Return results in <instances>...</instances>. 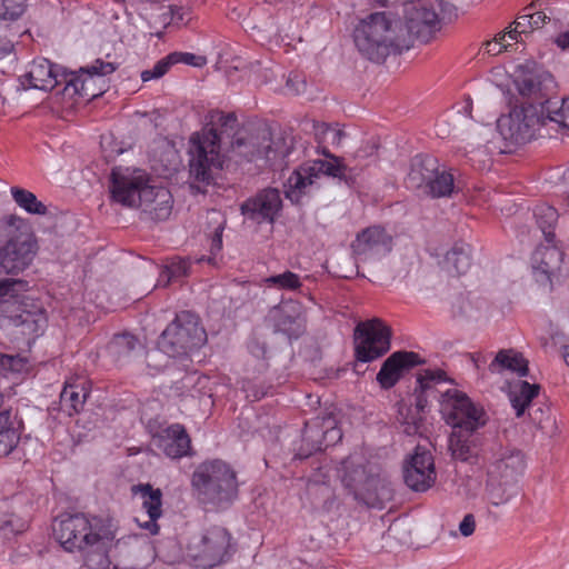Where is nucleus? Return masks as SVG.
Segmentation results:
<instances>
[{
	"label": "nucleus",
	"instance_id": "69168bd1",
	"mask_svg": "<svg viewBox=\"0 0 569 569\" xmlns=\"http://www.w3.org/2000/svg\"><path fill=\"white\" fill-rule=\"evenodd\" d=\"M541 0H533L530 4V8H536L537 6H541Z\"/></svg>",
	"mask_w": 569,
	"mask_h": 569
},
{
	"label": "nucleus",
	"instance_id": "f8f14e48",
	"mask_svg": "<svg viewBox=\"0 0 569 569\" xmlns=\"http://www.w3.org/2000/svg\"><path fill=\"white\" fill-rule=\"evenodd\" d=\"M231 540L232 537L226 528L212 526L191 538L187 555L196 567L211 569L230 558Z\"/></svg>",
	"mask_w": 569,
	"mask_h": 569
},
{
	"label": "nucleus",
	"instance_id": "864d4df0",
	"mask_svg": "<svg viewBox=\"0 0 569 569\" xmlns=\"http://www.w3.org/2000/svg\"><path fill=\"white\" fill-rule=\"evenodd\" d=\"M528 416L531 421L538 426H541L543 421L548 418V409L542 405L535 403L528 410Z\"/></svg>",
	"mask_w": 569,
	"mask_h": 569
},
{
	"label": "nucleus",
	"instance_id": "603ef678",
	"mask_svg": "<svg viewBox=\"0 0 569 569\" xmlns=\"http://www.w3.org/2000/svg\"><path fill=\"white\" fill-rule=\"evenodd\" d=\"M286 88L288 92L299 94L306 89V80L298 73H290L286 82Z\"/></svg>",
	"mask_w": 569,
	"mask_h": 569
},
{
	"label": "nucleus",
	"instance_id": "a211bd4d",
	"mask_svg": "<svg viewBox=\"0 0 569 569\" xmlns=\"http://www.w3.org/2000/svg\"><path fill=\"white\" fill-rule=\"evenodd\" d=\"M436 478L432 453L417 446L415 453L403 467L406 485L413 491L423 492L433 486Z\"/></svg>",
	"mask_w": 569,
	"mask_h": 569
},
{
	"label": "nucleus",
	"instance_id": "1a4fd4ad",
	"mask_svg": "<svg viewBox=\"0 0 569 569\" xmlns=\"http://www.w3.org/2000/svg\"><path fill=\"white\" fill-rule=\"evenodd\" d=\"M3 231L8 241L0 249V269L6 273H19L33 260L36 242L26 221L10 216L3 221Z\"/></svg>",
	"mask_w": 569,
	"mask_h": 569
},
{
	"label": "nucleus",
	"instance_id": "2f4dec72",
	"mask_svg": "<svg viewBox=\"0 0 569 569\" xmlns=\"http://www.w3.org/2000/svg\"><path fill=\"white\" fill-rule=\"evenodd\" d=\"M20 440V432L16 427L14 417L10 410L0 412V457L12 452Z\"/></svg>",
	"mask_w": 569,
	"mask_h": 569
},
{
	"label": "nucleus",
	"instance_id": "2eb2a0df",
	"mask_svg": "<svg viewBox=\"0 0 569 569\" xmlns=\"http://www.w3.org/2000/svg\"><path fill=\"white\" fill-rule=\"evenodd\" d=\"M441 413L452 430H480L489 419L482 406L475 403L466 393L456 389L443 395Z\"/></svg>",
	"mask_w": 569,
	"mask_h": 569
},
{
	"label": "nucleus",
	"instance_id": "e2e57ef3",
	"mask_svg": "<svg viewBox=\"0 0 569 569\" xmlns=\"http://www.w3.org/2000/svg\"><path fill=\"white\" fill-rule=\"evenodd\" d=\"M562 357H563L565 362L569 366V345L568 346H563V348H562Z\"/></svg>",
	"mask_w": 569,
	"mask_h": 569
},
{
	"label": "nucleus",
	"instance_id": "5fc2aeb1",
	"mask_svg": "<svg viewBox=\"0 0 569 569\" xmlns=\"http://www.w3.org/2000/svg\"><path fill=\"white\" fill-rule=\"evenodd\" d=\"M476 528V520L473 515L468 513L463 517L459 525V531L463 537H469L473 533Z\"/></svg>",
	"mask_w": 569,
	"mask_h": 569
},
{
	"label": "nucleus",
	"instance_id": "473e14b6",
	"mask_svg": "<svg viewBox=\"0 0 569 569\" xmlns=\"http://www.w3.org/2000/svg\"><path fill=\"white\" fill-rule=\"evenodd\" d=\"M88 391L83 385L67 383L60 393V405L63 411L73 416L83 408L88 398Z\"/></svg>",
	"mask_w": 569,
	"mask_h": 569
},
{
	"label": "nucleus",
	"instance_id": "b1692460",
	"mask_svg": "<svg viewBox=\"0 0 569 569\" xmlns=\"http://www.w3.org/2000/svg\"><path fill=\"white\" fill-rule=\"evenodd\" d=\"M156 447L171 459L189 455L191 440L183 426L174 423L154 438Z\"/></svg>",
	"mask_w": 569,
	"mask_h": 569
},
{
	"label": "nucleus",
	"instance_id": "052dcab7",
	"mask_svg": "<svg viewBox=\"0 0 569 569\" xmlns=\"http://www.w3.org/2000/svg\"><path fill=\"white\" fill-rule=\"evenodd\" d=\"M508 36V32H505V33H498L496 36V38L492 40L493 43H497L498 47H502V50L503 49H507V44H506V37Z\"/></svg>",
	"mask_w": 569,
	"mask_h": 569
},
{
	"label": "nucleus",
	"instance_id": "37998d69",
	"mask_svg": "<svg viewBox=\"0 0 569 569\" xmlns=\"http://www.w3.org/2000/svg\"><path fill=\"white\" fill-rule=\"evenodd\" d=\"M190 268V261L187 259H174L172 260L166 269L162 271L159 280V284L163 279H166L163 286H167L169 281L173 278H180L188 274Z\"/></svg>",
	"mask_w": 569,
	"mask_h": 569
},
{
	"label": "nucleus",
	"instance_id": "4be33fe9",
	"mask_svg": "<svg viewBox=\"0 0 569 569\" xmlns=\"http://www.w3.org/2000/svg\"><path fill=\"white\" fill-rule=\"evenodd\" d=\"M421 362L419 355L412 351H397L383 361L377 375V381L381 388L390 389L399 381L405 371Z\"/></svg>",
	"mask_w": 569,
	"mask_h": 569
},
{
	"label": "nucleus",
	"instance_id": "de8ad7c7",
	"mask_svg": "<svg viewBox=\"0 0 569 569\" xmlns=\"http://www.w3.org/2000/svg\"><path fill=\"white\" fill-rule=\"evenodd\" d=\"M169 59L173 64L184 63L193 67H202L207 63V59L202 56H197L189 52H172L169 54Z\"/></svg>",
	"mask_w": 569,
	"mask_h": 569
},
{
	"label": "nucleus",
	"instance_id": "13d9d810",
	"mask_svg": "<svg viewBox=\"0 0 569 569\" xmlns=\"http://www.w3.org/2000/svg\"><path fill=\"white\" fill-rule=\"evenodd\" d=\"M556 43L562 50L569 49V30L560 33L556 39Z\"/></svg>",
	"mask_w": 569,
	"mask_h": 569
},
{
	"label": "nucleus",
	"instance_id": "774afa93",
	"mask_svg": "<svg viewBox=\"0 0 569 569\" xmlns=\"http://www.w3.org/2000/svg\"><path fill=\"white\" fill-rule=\"evenodd\" d=\"M321 448L320 443L315 447V450H319Z\"/></svg>",
	"mask_w": 569,
	"mask_h": 569
},
{
	"label": "nucleus",
	"instance_id": "6ab92c4d",
	"mask_svg": "<svg viewBox=\"0 0 569 569\" xmlns=\"http://www.w3.org/2000/svg\"><path fill=\"white\" fill-rule=\"evenodd\" d=\"M282 208L279 190L267 188L254 197L247 199L240 207L241 213L248 220L258 224L273 223Z\"/></svg>",
	"mask_w": 569,
	"mask_h": 569
},
{
	"label": "nucleus",
	"instance_id": "a18cd8bd",
	"mask_svg": "<svg viewBox=\"0 0 569 569\" xmlns=\"http://www.w3.org/2000/svg\"><path fill=\"white\" fill-rule=\"evenodd\" d=\"M211 214L213 216L212 219H214L218 222V226L214 230L213 237L211 239V246L210 251L212 257L208 259L209 262H212L214 260L216 254L221 250L222 248V232L224 229V219L221 218L220 213L218 211H212Z\"/></svg>",
	"mask_w": 569,
	"mask_h": 569
},
{
	"label": "nucleus",
	"instance_id": "4468645a",
	"mask_svg": "<svg viewBox=\"0 0 569 569\" xmlns=\"http://www.w3.org/2000/svg\"><path fill=\"white\" fill-rule=\"evenodd\" d=\"M516 86L519 94L527 100L525 103H535L541 111L546 112L548 106L559 103L553 76L535 63L519 67Z\"/></svg>",
	"mask_w": 569,
	"mask_h": 569
},
{
	"label": "nucleus",
	"instance_id": "58836bf2",
	"mask_svg": "<svg viewBox=\"0 0 569 569\" xmlns=\"http://www.w3.org/2000/svg\"><path fill=\"white\" fill-rule=\"evenodd\" d=\"M11 196L16 203L28 213L44 216L48 211L46 204L39 201L36 194L27 189L12 187Z\"/></svg>",
	"mask_w": 569,
	"mask_h": 569
},
{
	"label": "nucleus",
	"instance_id": "39448f33",
	"mask_svg": "<svg viewBox=\"0 0 569 569\" xmlns=\"http://www.w3.org/2000/svg\"><path fill=\"white\" fill-rule=\"evenodd\" d=\"M237 472L221 459L199 463L191 476V489L197 501L208 510H226L238 498Z\"/></svg>",
	"mask_w": 569,
	"mask_h": 569
},
{
	"label": "nucleus",
	"instance_id": "bb28decb",
	"mask_svg": "<svg viewBox=\"0 0 569 569\" xmlns=\"http://www.w3.org/2000/svg\"><path fill=\"white\" fill-rule=\"evenodd\" d=\"M117 70V64L113 62H106L101 59H97L91 66L86 69H81L83 73H87L86 78L73 77L67 81L66 89L73 88V92L81 98H94L100 93L90 91L89 87L93 82L94 76H107Z\"/></svg>",
	"mask_w": 569,
	"mask_h": 569
},
{
	"label": "nucleus",
	"instance_id": "9d476101",
	"mask_svg": "<svg viewBox=\"0 0 569 569\" xmlns=\"http://www.w3.org/2000/svg\"><path fill=\"white\" fill-rule=\"evenodd\" d=\"M231 151L247 161L264 159L271 167H282L295 152V139L289 134L271 139L266 132L262 136L238 134L231 142Z\"/></svg>",
	"mask_w": 569,
	"mask_h": 569
},
{
	"label": "nucleus",
	"instance_id": "5701e85b",
	"mask_svg": "<svg viewBox=\"0 0 569 569\" xmlns=\"http://www.w3.org/2000/svg\"><path fill=\"white\" fill-rule=\"evenodd\" d=\"M483 442L480 430L455 429L449 437V449L455 459L467 462L480 455Z\"/></svg>",
	"mask_w": 569,
	"mask_h": 569
},
{
	"label": "nucleus",
	"instance_id": "680f3d73",
	"mask_svg": "<svg viewBox=\"0 0 569 569\" xmlns=\"http://www.w3.org/2000/svg\"><path fill=\"white\" fill-rule=\"evenodd\" d=\"M12 526L11 516H4L3 519H0V531L6 530L7 528Z\"/></svg>",
	"mask_w": 569,
	"mask_h": 569
},
{
	"label": "nucleus",
	"instance_id": "7ed1b4c3",
	"mask_svg": "<svg viewBox=\"0 0 569 569\" xmlns=\"http://www.w3.org/2000/svg\"><path fill=\"white\" fill-rule=\"evenodd\" d=\"M238 126L234 113L211 110L206 116V128L190 139V177L196 181L209 184L214 174L222 169L224 156L221 153V137L230 136Z\"/></svg>",
	"mask_w": 569,
	"mask_h": 569
},
{
	"label": "nucleus",
	"instance_id": "3c124183",
	"mask_svg": "<svg viewBox=\"0 0 569 569\" xmlns=\"http://www.w3.org/2000/svg\"><path fill=\"white\" fill-rule=\"evenodd\" d=\"M27 282L20 279H3L0 281V297L16 295L20 290H26Z\"/></svg>",
	"mask_w": 569,
	"mask_h": 569
},
{
	"label": "nucleus",
	"instance_id": "6e6552de",
	"mask_svg": "<svg viewBox=\"0 0 569 569\" xmlns=\"http://www.w3.org/2000/svg\"><path fill=\"white\" fill-rule=\"evenodd\" d=\"M323 154L325 159L305 163L290 174L284 187L286 197L291 202L298 203L303 194L310 192L312 186L321 176L350 183L355 176L353 169L337 156L329 152H323Z\"/></svg>",
	"mask_w": 569,
	"mask_h": 569
},
{
	"label": "nucleus",
	"instance_id": "a19ab883",
	"mask_svg": "<svg viewBox=\"0 0 569 569\" xmlns=\"http://www.w3.org/2000/svg\"><path fill=\"white\" fill-rule=\"evenodd\" d=\"M558 99L559 103L556 107H547V121L569 129V97L567 99L558 97Z\"/></svg>",
	"mask_w": 569,
	"mask_h": 569
},
{
	"label": "nucleus",
	"instance_id": "a878e982",
	"mask_svg": "<svg viewBox=\"0 0 569 569\" xmlns=\"http://www.w3.org/2000/svg\"><path fill=\"white\" fill-rule=\"evenodd\" d=\"M134 491L139 492L142 498V508L148 515L149 519L141 522L137 519L139 526L148 530L151 535H157L159 526L157 520L162 515V492L160 489H153L151 485H139L134 487Z\"/></svg>",
	"mask_w": 569,
	"mask_h": 569
},
{
	"label": "nucleus",
	"instance_id": "f03ea898",
	"mask_svg": "<svg viewBox=\"0 0 569 569\" xmlns=\"http://www.w3.org/2000/svg\"><path fill=\"white\" fill-rule=\"evenodd\" d=\"M113 202L128 208H139L151 219L166 220L171 214L172 197L164 187L148 184L142 170L117 167L110 176Z\"/></svg>",
	"mask_w": 569,
	"mask_h": 569
},
{
	"label": "nucleus",
	"instance_id": "c85d7f7f",
	"mask_svg": "<svg viewBox=\"0 0 569 569\" xmlns=\"http://www.w3.org/2000/svg\"><path fill=\"white\" fill-rule=\"evenodd\" d=\"M24 78L31 88L43 91L52 90L59 83L58 74L47 59L34 60Z\"/></svg>",
	"mask_w": 569,
	"mask_h": 569
},
{
	"label": "nucleus",
	"instance_id": "393cba45",
	"mask_svg": "<svg viewBox=\"0 0 569 569\" xmlns=\"http://www.w3.org/2000/svg\"><path fill=\"white\" fill-rule=\"evenodd\" d=\"M143 350V343L139 338L129 333H117L107 345V355L117 366H123L132 361Z\"/></svg>",
	"mask_w": 569,
	"mask_h": 569
},
{
	"label": "nucleus",
	"instance_id": "dca6fc26",
	"mask_svg": "<svg viewBox=\"0 0 569 569\" xmlns=\"http://www.w3.org/2000/svg\"><path fill=\"white\" fill-rule=\"evenodd\" d=\"M442 11V0H423L407 8L406 23L400 21V29L408 33V49L413 39L428 42L440 30Z\"/></svg>",
	"mask_w": 569,
	"mask_h": 569
},
{
	"label": "nucleus",
	"instance_id": "6e6d98bb",
	"mask_svg": "<svg viewBox=\"0 0 569 569\" xmlns=\"http://www.w3.org/2000/svg\"><path fill=\"white\" fill-rule=\"evenodd\" d=\"M532 29H538L542 27L550 18L543 11H537L533 13H529Z\"/></svg>",
	"mask_w": 569,
	"mask_h": 569
},
{
	"label": "nucleus",
	"instance_id": "f257e3e1",
	"mask_svg": "<svg viewBox=\"0 0 569 569\" xmlns=\"http://www.w3.org/2000/svg\"><path fill=\"white\" fill-rule=\"evenodd\" d=\"M118 525L109 516L66 515L56 520L53 533L67 552L79 553L89 569H107L108 547L116 539Z\"/></svg>",
	"mask_w": 569,
	"mask_h": 569
},
{
	"label": "nucleus",
	"instance_id": "ea45409f",
	"mask_svg": "<svg viewBox=\"0 0 569 569\" xmlns=\"http://www.w3.org/2000/svg\"><path fill=\"white\" fill-rule=\"evenodd\" d=\"M398 420L403 426V432L408 436L421 433L423 425V415L412 407L400 406L398 410Z\"/></svg>",
	"mask_w": 569,
	"mask_h": 569
},
{
	"label": "nucleus",
	"instance_id": "412c9836",
	"mask_svg": "<svg viewBox=\"0 0 569 569\" xmlns=\"http://www.w3.org/2000/svg\"><path fill=\"white\" fill-rule=\"evenodd\" d=\"M562 252L555 246L538 247L531 258L535 280L543 288L552 289V279L560 269Z\"/></svg>",
	"mask_w": 569,
	"mask_h": 569
},
{
	"label": "nucleus",
	"instance_id": "c9c22d12",
	"mask_svg": "<svg viewBox=\"0 0 569 569\" xmlns=\"http://www.w3.org/2000/svg\"><path fill=\"white\" fill-rule=\"evenodd\" d=\"M532 214L545 239L551 243L555 239L553 230L559 218L557 210L547 203H541L535 207Z\"/></svg>",
	"mask_w": 569,
	"mask_h": 569
},
{
	"label": "nucleus",
	"instance_id": "c756f323",
	"mask_svg": "<svg viewBox=\"0 0 569 569\" xmlns=\"http://www.w3.org/2000/svg\"><path fill=\"white\" fill-rule=\"evenodd\" d=\"M539 391V385L525 380H518L510 386L509 400L518 418L535 405L533 400L538 397Z\"/></svg>",
	"mask_w": 569,
	"mask_h": 569
},
{
	"label": "nucleus",
	"instance_id": "49530a36",
	"mask_svg": "<svg viewBox=\"0 0 569 569\" xmlns=\"http://www.w3.org/2000/svg\"><path fill=\"white\" fill-rule=\"evenodd\" d=\"M172 67V62L169 59V54L159 60L151 69L141 72L142 81H150L152 79H159L163 77L169 69Z\"/></svg>",
	"mask_w": 569,
	"mask_h": 569
},
{
	"label": "nucleus",
	"instance_id": "0e129e2a",
	"mask_svg": "<svg viewBox=\"0 0 569 569\" xmlns=\"http://www.w3.org/2000/svg\"><path fill=\"white\" fill-rule=\"evenodd\" d=\"M323 422L328 423V428H331L333 430V427L331 426V422L335 423V420L329 416L328 418H323Z\"/></svg>",
	"mask_w": 569,
	"mask_h": 569
},
{
	"label": "nucleus",
	"instance_id": "20e7f679",
	"mask_svg": "<svg viewBox=\"0 0 569 569\" xmlns=\"http://www.w3.org/2000/svg\"><path fill=\"white\" fill-rule=\"evenodd\" d=\"M353 42L363 58L379 63L391 53L408 50V33L400 29V20L375 12L356 26Z\"/></svg>",
	"mask_w": 569,
	"mask_h": 569
},
{
	"label": "nucleus",
	"instance_id": "f704fd0d",
	"mask_svg": "<svg viewBox=\"0 0 569 569\" xmlns=\"http://www.w3.org/2000/svg\"><path fill=\"white\" fill-rule=\"evenodd\" d=\"M470 252L469 244L465 242L455 243L445 257L446 268L457 274L465 273L471 264Z\"/></svg>",
	"mask_w": 569,
	"mask_h": 569
},
{
	"label": "nucleus",
	"instance_id": "79ce46f5",
	"mask_svg": "<svg viewBox=\"0 0 569 569\" xmlns=\"http://www.w3.org/2000/svg\"><path fill=\"white\" fill-rule=\"evenodd\" d=\"M269 287H277L279 289L296 290L301 287V281L298 274L291 271H284L280 274H274L263 280Z\"/></svg>",
	"mask_w": 569,
	"mask_h": 569
},
{
	"label": "nucleus",
	"instance_id": "338daca9",
	"mask_svg": "<svg viewBox=\"0 0 569 569\" xmlns=\"http://www.w3.org/2000/svg\"><path fill=\"white\" fill-rule=\"evenodd\" d=\"M332 133H333L335 136H340V134H341V133H340V131H335V130L332 131Z\"/></svg>",
	"mask_w": 569,
	"mask_h": 569
},
{
	"label": "nucleus",
	"instance_id": "e433bc0d",
	"mask_svg": "<svg viewBox=\"0 0 569 569\" xmlns=\"http://www.w3.org/2000/svg\"><path fill=\"white\" fill-rule=\"evenodd\" d=\"M13 321L16 326L22 328L24 335L34 336L42 332L47 323L44 311L40 308L34 311L22 310L13 318Z\"/></svg>",
	"mask_w": 569,
	"mask_h": 569
},
{
	"label": "nucleus",
	"instance_id": "72a5a7b5",
	"mask_svg": "<svg viewBox=\"0 0 569 569\" xmlns=\"http://www.w3.org/2000/svg\"><path fill=\"white\" fill-rule=\"evenodd\" d=\"M456 190H459V182H455L453 174L450 171L439 170L438 164L425 193L433 198H441L451 196Z\"/></svg>",
	"mask_w": 569,
	"mask_h": 569
},
{
	"label": "nucleus",
	"instance_id": "7c9ffc66",
	"mask_svg": "<svg viewBox=\"0 0 569 569\" xmlns=\"http://www.w3.org/2000/svg\"><path fill=\"white\" fill-rule=\"evenodd\" d=\"M488 369L492 373H500L502 370H510L518 373L520 377H526L529 371L528 361L521 353L516 352L512 349L500 350L490 362Z\"/></svg>",
	"mask_w": 569,
	"mask_h": 569
},
{
	"label": "nucleus",
	"instance_id": "4d7b16f0",
	"mask_svg": "<svg viewBox=\"0 0 569 569\" xmlns=\"http://www.w3.org/2000/svg\"><path fill=\"white\" fill-rule=\"evenodd\" d=\"M250 352L257 358H263L267 353V348L263 343L258 340H253L249 345Z\"/></svg>",
	"mask_w": 569,
	"mask_h": 569
},
{
	"label": "nucleus",
	"instance_id": "0eeeda50",
	"mask_svg": "<svg viewBox=\"0 0 569 569\" xmlns=\"http://www.w3.org/2000/svg\"><path fill=\"white\" fill-rule=\"evenodd\" d=\"M342 483L358 502L382 509L393 499V486L379 467L370 463L363 466L350 456L342 461Z\"/></svg>",
	"mask_w": 569,
	"mask_h": 569
},
{
	"label": "nucleus",
	"instance_id": "9b49d317",
	"mask_svg": "<svg viewBox=\"0 0 569 569\" xmlns=\"http://www.w3.org/2000/svg\"><path fill=\"white\" fill-rule=\"evenodd\" d=\"M206 340L207 335L198 317L189 311H182L161 333L158 349L170 358H180L201 347Z\"/></svg>",
	"mask_w": 569,
	"mask_h": 569
},
{
	"label": "nucleus",
	"instance_id": "8fccbe9b",
	"mask_svg": "<svg viewBox=\"0 0 569 569\" xmlns=\"http://www.w3.org/2000/svg\"><path fill=\"white\" fill-rule=\"evenodd\" d=\"M24 366L26 361L20 356L0 355V367L3 370L20 372Z\"/></svg>",
	"mask_w": 569,
	"mask_h": 569
},
{
	"label": "nucleus",
	"instance_id": "bf43d9fd",
	"mask_svg": "<svg viewBox=\"0 0 569 569\" xmlns=\"http://www.w3.org/2000/svg\"><path fill=\"white\" fill-rule=\"evenodd\" d=\"M486 52L490 56H496L502 51V47H498L497 43H493L492 41H487L485 43Z\"/></svg>",
	"mask_w": 569,
	"mask_h": 569
},
{
	"label": "nucleus",
	"instance_id": "c03bdc74",
	"mask_svg": "<svg viewBox=\"0 0 569 569\" xmlns=\"http://www.w3.org/2000/svg\"><path fill=\"white\" fill-rule=\"evenodd\" d=\"M27 0H0V18L3 20L18 19L26 9Z\"/></svg>",
	"mask_w": 569,
	"mask_h": 569
},
{
	"label": "nucleus",
	"instance_id": "f3484780",
	"mask_svg": "<svg viewBox=\"0 0 569 569\" xmlns=\"http://www.w3.org/2000/svg\"><path fill=\"white\" fill-rule=\"evenodd\" d=\"M356 357L359 361H372L390 349V329L379 319L360 322L356 327Z\"/></svg>",
	"mask_w": 569,
	"mask_h": 569
},
{
	"label": "nucleus",
	"instance_id": "423d86ee",
	"mask_svg": "<svg viewBox=\"0 0 569 569\" xmlns=\"http://www.w3.org/2000/svg\"><path fill=\"white\" fill-rule=\"evenodd\" d=\"M527 463L521 450L510 446L493 449L487 467L485 495L496 507L508 503L521 491Z\"/></svg>",
	"mask_w": 569,
	"mask_h": 569
},
{
	"label": "nucleus",
	"instance_id": "aec40b11",
	"mask_svg": "<svg viewBox=\"0 0 569 569\" xmlns=\"http://www.w3.org/2000/svg\"><path fill=\"white\" fill-rule=\"evenodd\" d=\"M353 253L361 260L379 258L392 249V237L380 226H372L360 233L351 244Z\"/></svg>",
	"mask_w": 569,
	"mask_h": 569
},
{
	"label": "nucleus",
	"instance_id": "ddd939ff",
	"mask_svg": "<svg viewBox=\"0 0 569 569\" xmlns=\"http://www.w3.org/2000/svg\"><path fill=\"white\" fill-rule=\"evenodd\" d=\"M547 123L545 111L539 110L535 103H522L511 109L508 114L501 116L497 128L506 141L521 144L535 139Z\"/></svg>",
	"mask_w": 569,
	"mask_h": 569
},
{
	"label": "nucleus",
	"instance_id": "cd10ccee",
	"mask_svg": "<svg viewBox=\"0 0 569 569\" xmlns=\"http://www.w3.org/2000/svg\"><path fill=\"white\" fill-rule=\"evenodd\" d=\"M437 166L438 160L431 156L420 154L415 157L407 176V186L411 189H422L425 192Z\"/></svg>",
	"mask_w": 569,
	"mask_h": 569
},
{
	"label": "nucleus",
	"instance_id": "4c0bfd02",
	"mask_svg": "<svg viewBox=\"0 0 569 569\" xmlns=\"http://www.w3.org/2000/svg\"><path fill=\"white\" fill-rule=\"evenodd\" d=\"M445 380V372L443 371H432V370H425L423 373H420L417 378V382L419 387L416 389L417 396H416V403L415 407H412L415 410H419V412L423 413V410L427 406V398L425 397V392L430 390L432 388V383L436 381H442Z\"/></svg>",
	"mask_w": 569,
	"mask_h": 569
},
{
	"label": "nucleus",
	"instance_id": "09e8293b",
	"mask_svg": "<svg viewBox=\"0 0 569 569\" xmlns=\"http://www.w3.org/2000/svg\"><path fill=\"white\" fill-rule=\"evenodd\" d=\"M513 28L508 31V37L511 40H517L518 36L530 32L532 29L529 14H523L517 18L512 23Z\"/></svg>",
	"mask_w": 569,
	"mask_h": 569
}]
</instances>
